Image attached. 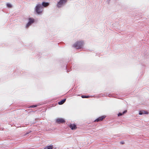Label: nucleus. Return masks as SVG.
I'll return each mask as SVG.
<instances>
[{
	"label": "nucleus",
	"instance_id": "f257e3e1",
	"mask_svg": "<svg viewBox=\"0 0 149 149\" xmlns=\"http://www.w3.org/2000/svg\"><path fill=\"white\" fill-rule=\"evenodd\" d=\"M35 11L38 15H41L43 11V6L41 4L38 3L34 8Z\"/></svg>",
	"mask_w": 149,
	"mask_h": 149
},
{
	"label": "nucleus",
	"instance_id": "f03ea898",
	"mask_svg": "<svg viewBox=\"0 0 149 149\" xmlns=\"http://www.w3.org/2000/svg\"><path fill=\"white\" fill-rule=\"evenodd\" d=\"M84 44L82 41H79L75 42L73 45V47L76 49H79L82 48Z\"/></svg>",
	"mask_w": 149,
	"mask_h": 149
},
{
	"label": "nucleus",
	"instance_id": "7ed1b4c3",
	"mask_svg": "<svg viewBox=\"0 0 149 149\" xmlns=\"http://www.w3.org/2000/svg\"><path fill=\"white\" fill-rule=\"evenodd\" d=\"M68 1V0H59L57 3V7L58 8L62 7L66 4Z\"/></svg>",
	"mask_w": 149,
	"mask_h": 149
},
{
	"label": "nucleus",
	"instance_id": "20e7f679",
	"mask_svg": "<svg viewBox=\"0 0 149 149\" xmlns=\"http://www.w3.org/2000/svg\"><path fill=\"white\" fill-rule=\"evenodd\" d=\"M35 22L34 19L30 17L28 19V22L26 25V28H28L31 24Z\"/></svg>",
	"mask_w": 149,
	"mask_h": 149
},
{
	"label": "nucleus",
	"instance_id": "39448f33",
	"mask_svg": "<svg viewBox=\"0 0 149 149\" xmlns=\"http://www.w3.org/2000/svg\"><path fill=\"white\" fill-rule=\"evenodd\" d=\"M56 122L58 123H63L65 122V121L64 119L61 118H59L56 119Z\"/></svg>",
	"mask_w": 149,
	"mask_h": 149
},
{
	"label": "nucleus",
	"instance_id": "423d86ee",
	"mask_svg": "<svg viewBox=\"0 0 149 149\" xmlns=\"http://www.w3.org/2000/svg\"><path fill=\"white\" fill-rule=\"evenodd\" d=\"M105 116H104L99 117L97 119L95 120L94 122H99L102 121L105 118Z\"/></svg>",
	"mask_w": 149,
	"mask_h": 149
},
{
	"label": "nucleus",
	"instance_id": "0eeeda50",
	"mask_svg": "<svg viewBox=\"0 0 149 149\" xmlns=\"http://www.w3.org/2000/svg\"><path fill=\"white\" fill-rule=\"evenodd\" d=\"M41 4V6H43V8H44V7H46L48 6L49 5V3L48 2H43Z\"/></svg>",
	"mask_w": 149,
	"mask_h": 149
},
{
	"label": "nucleus",
	"instance_id": "6e6552de",
	"mask_svg": "<svg viewBox=\"0 0 149 149\" xmlns=\"http://www.w3.org/2000/svg\"><path fill=\"white\" fill-rule=\"evenodd\" d=\"M70 127L72 130H74L76 128V125L75 124H71Z\"/></svg>",
	"mask_w": 149,
	"mask_h": 149
},
{
	"label": "nucleus",
	"instance_id": "1a4fd4ad",
	"mask_svg": "<svg viewBox=\"0 0 149 149\" xmlns=\"http://www.w3.org/2000/svg\"><path fill=\"white\" fill-rule=\"evenodd\" d=\"M143 114H148V112L145 111H140L139 113V114L140 115H142Z\"/></svg>",
	"mask_w": 149,
	"mask_h": 149
},
{
	"label": "nucleus",
	"instance_id": "9d476101",
	"mask_svg": "<svg viewBox=\"0 0 149 149\" xmlns=\"http://www.w3.org/2000/svg\"><path fill=\"white\" fill-rule=\"evenodd\" d=\"M66 100V99H65L60 102H58V104L59 105H61L63 104L65 101Z\"/></svg>",
	"mask_w": 149,
	"mask_h": 149
},
{
	"label": "nucleus",
	"instance_id": "9b49d317",
	"mask_svg": "<svg viewBox=\"0 0 149 149\" xmlns=\"http://www.w3.org/2000/svg\"><path fill=\"white\" fill-rule=\"evenodd\" d=\"M53 148V146L52 145H50L46 147L44 149H52Z\"/></svg>",
	"mask_w": 149,
	"mask_h": 149
},
{
	"label": "nucleus",
	"instance_id": "f8f14e48",
	"mask_svg": "<svg viewBox=\"0 0 149 149\" xmlns=\"http://www.w3.org/2000/svg\"><path fill=\"white\" fill-rule=\"evenodd\" d=\"M127 112V110H125V111H124L123 112V113H119L118 114V116H121L123 115V114H124L126 112Z\"/></svg>",
	"mask_w": 149,
	"mask_h": 149
},
{
	"label": "nucleus",
	"instance_id": "ddd939ff",
	"mask_svg": "<svg viewBox=\"0 0 149 149\" xmlns=\"http://www.w3.org/2000/svg\"><path fill=\"white\" fill-rule=\"evenodd\" d=\"M6 6L8 7L9 8H11L12 7L11 5L9 3H7L6 4Z\"/></svg>",
	"mask_w": 149,
	"mask_h": 149
},
{
	"label": "nucleus",
	"instance_id": "4468645a",
	"mask_svg": "<svg viewBox=\"0 0 149 149\" xmlns=\"http://www.w3.org/2000/svg\"><path fill=\"white\" fill-rule=\"evenodd\" d=\"M89 97V96H85V95H82L81 97L82 98H87Z\"/></svg>",
	"mask_w": 149,
	"mask_h": 149
},
{
	"label": "nucleus",
	"instance_id": "2eb2a0df",
	"mask_svg": "<svg viewBox=\"0 0 149 149\" xmlns=\"http://www.w3.org/2000/svg\"><path fill=\"white\" fill-rule=\"evenodd\" d=\"M38 105H31L30 106L29 108H34L36 107H37Z\"/></svg>",
	"mask_w": 149,
	"mask_h": 149
},
{
	"label": "nucleus",
	"instance_id": "dca6fc26",
	"mask_svg": "<svg viewBox=\"0 0 149 149\" xmlns=\"http://www.w3.org/2000/svg\"><path fill=\"white\" fill-rule=\"evenodd\" d=\"M121 143L122 144H123L124 143V142H121Z\"/></svg>",
	"mask_w": 149,
	"mask_h": 149
}]
</instances>
